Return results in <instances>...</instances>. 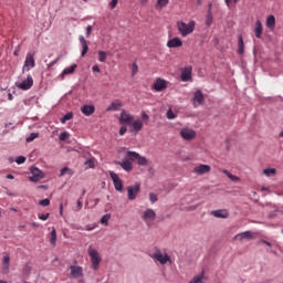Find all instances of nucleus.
I'll use <instances>...</instances> for the list:
<instances>
[{
  "label": "nucleus",
  "instance_id": "obj_12",
  "mask_svg": "<svg viewBox=\"0 0 283 283\" xmlns=\"http://www.w3.org/2000/svg\"><path fill=\"white\" fill-rule=\"evenodd\" d=\"M153 90H155V92H163V90H167V82L160 77L156 78L153 84Z\"/></svg>",
  "mask_w": 283,
  "mask_h": 283
},
{
  "label": "nucleus",
  "instance_id": "obj_64",
  "mask_svg": "<svg viewBox=\"0 0 283 283\" xmlns=\"http://www.w3.org/2000/svg\"><path fill=\"white\" fill-rule=\"evenodd\" d=\"M32 227H39V223L33 222V223H32Z\"/></svg>",
  "mask_w": 283,
  "mask_h": 283
},
{
  "label": "nucleus",
  "instance_id": "obj_4",
  "mask_svg": "<svg viewBox=\"0 0 283 283\" xmlns=\"http://www.w3.org/2000/svg\"><path fill=\"white\" fill-rule=\"evenodd\" d=\"M88 255L91 258L92 268L94 271H98V266L101 264V255H98V251L88 248Z\"/></svg>",
  "mask_w": 283,
  "mask_h": 283
},
{
  "label": "nucleus",
  "instance_id": "obj_2",
  "mask_svg": "<svg viewBox=\"0 0 283 283\" xmlns=\"http://www.w3.org/2000/svg\"><path fill=\"white\" fill-rule=\"evenodd\" d=\"M126 158H128V160L132 163H136L137 160V164H139L142 167H147V165H149V160L136 151L128 150L126 153Z\"/></svg>",
  "mask_w": 283,
  "mask_h": 283
},
{
  "label": "nucleus",
  "instance_id": "obj_35",
  "mask_svg": "<svg viewBox=\"0 0 283 283\" xmlns=\"http://www.w3.org/2000/svg\"><path fill=\"white\" fill-rule=\"evenodd\" d=\"M72 118H74V114L73 113H66L62 118H61V123L63 125H65V123H67V120H72Z\"/></svg>",
  "mask_w": 283,
  "mask_h": 283
},
{
  "label": "nucleus",
  "instance_id": "obj_43",
  "mask_svg": "<svg viewBox=\"0 0 283 283\" xmlns=\"http://www.w3.org/2000/svg\"><path fill=\"white\" fill-rule=\"evenodd\" d=\"M166 116L169 120H174V118H176V114H174V111L171 108L167 111Z\"/></svg>",
  "mask_w": 283,
  "mask_h": 283
},
{
  "label": "nucleus",
  "instance_id": "obj_29",
  "mask_svg": "<svg viewBox=\"0 0 283 283\" xmlns=\"http://www.w3.org/2000/svg\"><path fill=\"white\" fill-rule=\"evenodd\" d=\"M123 107V104L118 102H113L107 108L106 112H118Z\"/></svg>",
  "mask_w": 283,
  "mask_h": 283
},
{
  "label": "nucleus",
  "instance_id": "obj_55",
  "mask_svg": "<svg viewBox=\"0 0 283 283\" xmlns=\"http://www.w3.org/2000/svg\"><path fill=\"white\" fill-rule=\"evenodd\" d=\"M92 70L93 72H101V67H98V65H94Z\"/></svg>",
  "mask_w": 283,
  "mask_h": 283
},
{
  "label": "nucleus",
  "instance_id": "obj_58",
  "mask_svg": "<svg viewBox=\"0 0 283 283\" xmlns=\"http://www.w3.org/2000/svg\"><path fill=\"white\" fill-rule=\"evenodd\" d=\"M147 1H149V0H139V3H140L142 6H147Z\"/></svg>",
  "mask_w": 283,
  "mask_h": 283
},
{
  "label": "nucleus",
  "instance_id": "obj_10",
  "mask_svg": "<svg viewBox=\"0 0 283 283\" xmlns=\"http://www.w3.org/2000/svg\"><path fill=\"white\" fill-rule=\"evenodd\" d=\"M180 136L184 140H193V138H196V130L191 128H182L180 130Z\"/></svg>",
  "mask_w": 283,
  "mask_h": 283
},
{
  "label": "nucleus",
  "instance_id": "obj_44",
  "mask_svg": "<svg viewBox=\"0 0 283 283\" xmlns=\"http://www.w3.org/2000/svg\"><path fill=\"white\" fill-rule=\"evenodd\" d=\"M67 138H70V134H67V132H63L60 134V140L64 142L67 140Z\"/></svg>",
  "mask_w": 283,
  "mask_h": 283
},
{
  "label": "nucleus",
  "instance_id": "obj_41",
  "mask_svg": "<svg viewBox=\"0 0 283 283\" xmlns=\"http://www.w3.org/2000/svg\"><path fill=\"white\" fill-rule=\"evenodd\" d=\"M149 200H150L151 205H154L155 202H158V195L150 192Z\"/></svg>",
  "mask_w": 283,
  "mask_h": 283
},
{
  "label": "nucleus",
  "instance_id": "obj_62",
  "mask_svg": "<svg viewBox=\"0 0 283 283\" xmlns=\"http://www.w3.org/2000/svg\"><path fill=\"white\" fill-rule=\"evenodd\" d=\"M60 214L63 216V205L60 206Z\"/></svg>",
  "mask_w": 283,
  "mask_h": 283
},
{
  "label": "nucleus",
  "instance_id": "obj_46",
  "mask_svg": "<svg viewBox=\"0 0 283 283\" xmlns=\"http://www.w3.org/2000/svg\"><path fill=\"white\" fill-rule=\"evenodd\" d=\"M41 207H50V199H43L39 202Z\"/></svg>",
  "mask_w": 283,
  "mask_h": 283
},
{
  "label": "nucleus",
  "instance_id": "obj_30",
  "mask_svg": "<svg viewBox=\"0 0 283 283\" xmlns=\"http://www.w3.org/2000/svg\"><path fill=\"white\" fill-rule=\"evenodd\" d=\"M202 280H205V272L197 276H193V279L189 283H205Z\"/></svg>",
  "mask_w": 283,
  "mask_h": 283
},
{
  "label": "nucleus",
  "instance_id": "obj_27",
  "mask_svg": "<svg viewBox=\"0 0 283 283\" xmlns=\"http://www.w3.org/2000/svg\"><path fill=\"white\" fill-rule=\"evenodd\" d=\"M76 67H77L76 64H72L71 66L64 69L61 74L62 78H65V76H67V74H74V71L76 70Z\"/></svg>",
  "mask_w": 283,
  "mask_h": 283
},
{
  "label": "nucleus",
  "instance_id": "obj_16",
  "mask_svg": "<svg viewBox=\"0 0 283 283\" xmlns=\"http://www.w3.org/2000/svg\"><path fill=\"white\" fill-rule=\"evenodd\" d=\"M43 178V172L39 168L31 169V182H39Z\"/></svg>",
  "mask_w": 283,
  "mask_h": 283
},
{
  "label": "nucleus",
  "instance_id": "obj_1",
  "mask_svg": "<svg viewBox=\"0 0 283 283\" xmlns=\"http://www.w3.org/2000/svg\"><path fill=\"white\" fill-rule=\"evenodd\" d=\"M177 30L181 36H189L196 30V21H190L188 24L184 21L177 22Z\"/></svg>",
  "mask_w": 283,
  "mask_h": 283
},
{
  "label": "nucleus",
  "instance_id": "obj_52",
  "mask_svg": "<svg viewBox=\"0 0 283 283\" xmlns=\"http://www.w3.org/2000/svg\"><path fill=\"white\" fill-rule=\"evenodd\" d=\"M50 218V213H45V214H40L39 219L40 220H48Z\"/></svg>",
  "mask_w": 283,
  "mask_h": 283
},
{
  "label": "nucleus",
  "instance_id": "obj_28",
  "mask_svg": "<svg viewBox=\"0 0 283 283\" xmlns=\"http://www.w3.org/2000/svg\"><path fill=\"white\" fill-rule=\"evenodd\" d=\"M238 54H244V39L242 35L238 36Z\"/></svg>",
  "mask_w": 283,
  "mask_h": 283
},
{
  "label": "nucleus",
  "instance_id": "obj_19",
  "mask_svg": "<svg viewBox=\"0 0 283 283\" xmlns=\"http://www.w3.org/2000/svg\"><path fill=\"white\" fill-rule=\"evenodd\" d=\"M192 101L195 107H197V105H202V103H205V95L202 94V91H196Z\"/></svg>",
  "mask_w": 283,
  "mask_h": 283
},
{
  "label": "nucleus",
  "instance_id": "obj_14",
  "mask_svg": "<svg viewBox=\"0 0 283 283\" xmlns=\"http://www.w3.org/2000/svg\"><path fill=\"white\" fill-rule=\"evenodd\" d=\"M34 85V80L32 78V75H28L27 80H24L22 83L18 84L19 90H30Z\"/></svg>",
  "mask_w": 283,
  "mask_h": 283
},
{
  "label": "nucleus",
  "instance_id": "obj_39",
  "mask_svg": "<svg viewBox=\"0 0 283 283\" xmlns=\"http://www.w3.org/2000/svg\"><path fill=\"white\" fill-rule=\"evenodd\" d=\"M35 138H39V133H31L30 136L27 137V143H32Z\"/></svg>",
  "mask_w": 283,
  "mask_h": 283
},
{
  "label": "nucleus",
  "instance_id": "obj_59",
  "mask_svg": "<svg viewBox=\"0 0 283 283\" xmlns=\"http://www.w3.org/2000/svg\"><path fill=\"white\" fill-rule=\"evenodd\" d=\"M8 180H14V175H7Z\"/></svg>",
  "mask_w": 283,
  "mask_h": 283
},
{
  "label": "nucleus",
  "instance_id": "obj_51",
  "mask_svg": "<svg viewBox=\"0 0 283 283\" xmlns=\"http://www.w3.org/2000/svg\"><path fill=\"white\" fill-rule=\"evenodd\" d=\"M109 6H111V10H114V8H116V6H118V0H112Z\"/></svg>",
  "mask_w": 283,
  "mask_h": 283
},
{
  "label": "nucleus",
  "instance_id": "obj_32",
  "mask_svg": "<svg viewBox=\"0 0 283 283\" xmlns=\"http://www.w3.org/2000/svg\"><path fill=\"white\" fill-rule=\"evenodd\" d=\"M4 271L10 270V255H6L2 260Z\"/></svg>",
  "mask_w": 283,
  "mask_h": 283
},
{
  "label": "nucleus",
  "instance_id": "obj_9",
  "mask_svg": "<svg viewBox=\"0 0 283 283\" xmlns=\"http://www.w3.org/2000/svg\"><path fill=\"white\" fill-rule=\"evenodd\" d=\"M192 171L193 174H197V176H205L206 174L211 172V166L200 164L199 166H196Z\"/></svg>",
  "mask_w": 283,
  "mask_h": 283
},
{
  "label": "nucleus",
  "instance_id": "obj_18",
  "mask_svg": "<svg viewBox=\"0 0 283 283\" xmlns=\"http://www.w3.org/2000/svg\"><path fill=\"white\" fill-rule=\"evenodd\" d=\"M132 159L125 158L123 161H118L117 165H120L124 171H132L134 169V165L130 161Z\"/></svg>",
  "mask_w": 283,
  "mask_h": 283
},
{
  "label": "nucleus",
  "instance_id": "obj_34",
  "mask_svg": "<svg viewBox=\"0 0 283 283\" xmlns=\"http://www.w3.org/2000/svg\"><path fill=\"white\" fill-rule=\"evenodd\" d=\"M213 23V14L211 13V9L208 10L206 18V25L210 27Z\"/></svg>",
  "mask_w": 283,
  "mask_h": 283
},
{
  "label": "nucleus",
  "instance_id": "obj_61",
  "mask_svg": "<svg viewBox=\"0 0 283 283\" xmlns=\"http://www.w3.org/2000/svg\"><path fill=\"white\" fill-rule=\"evenodd\" d=\"M8 98H9V101H13L14 96H12V94L9 93V94H8Z\"/></svg>",
  "mask_w": 283,
  "mask_h": 283
},
{
  "label": "nucleus",
  "instance_id": "obj_37",
  "mask_svg": "<svg viewBox=\"0 0 283 283\" xmlns=\"http://www.w3.org/2000/svg\"><path fill=\"white\" fill-rule=\"evenodd\" d=\"M98 61L99 63H105L107 61V52L98 51Z\"/></svg>",
  "mask_w": 283,
  "mask_h": 283
},
{
  "label": "nucleus",
  "instance_id": "obj_25",
  "mask_svg": "<svg viewBox=\"0 0 283 283\" xmlns=\"http://www.w3.org/2000/svg\"><path fill=\"white\" fill-rule=\"evenodd\" d=\"M132 128L130 132H142L143 130V120L136 119L133 123H130Z\"/></svg>",
  "mask_w": 283,
  "mask_h": 283
},
{
  "label": "nucleus",
  "instance_id": "obj_6",
  "mask_svg": "<svg viewBox=\"0 0 283 283\" xmlns=\"http://www.w3.org/2000/svg\"><path fill=\"white\" fill-rule=\"evenodd\" d=\"M36 65V62L34 60V53L29 52L27 53L24 65H23V72H30L32 67Z\"/></svg>",
  "mask_w": 283,
  "mask_h": 283
},
{
  "label": "nucleus",
  "instance_id": "obj_57",
  "mask_svg": "<svg viewBox=\"0 0 283 283\" xmlns=\"http://www.w3.org/2000/svg\"><path fill=\"white\" fill-rule=\"evenodd\" d=\"M85 231H94V227L86 226Z\"/></svg>",
  "mask_w": 283,
  "mask_h": 283
},
{
  "label": "nucleus",
  "instance_id": "obj_13",
  "mask_svg": "<svg viewBox=\"0 0 283 283\" xmlns=\"http://www.w3.org/2000/svg\"><path fill=\"white\" fill-rule=\"evenodd\" d=\"M191 72H193V67L191 66H186L181 70V81L184 83L191 81Z\"/></svg>",
  "mask_w": 283,
  "mask_h": 283
},
{
  "label": "nucleus",
  "instance_id": "obj_40",
  "mask_svg": "<svg viewBox=\"0 0 283 283\" xmlns=\"http://www.w3.org/2000/svg\"><path fill=\"white\" fill-rule=\"evenodd\" d=\"M263 174H264V176H274V174H275V168H268V169H264L263 170Z\"/></svg>",
  "mask_w": 283,
  "mask_h": 283
},
{
  "label": "nucleus",
  "instance_id": "obj_56",
  "mask_svg": "<svg viewBox=\"0 0 283 283\" xmlns=\"http://www.w3.org/2000/svg\"><path fill=\"white\" fill-rule=\"evenodd\" d=\"M262 244H266V247H272L271 242L266 240H261Z\"/></svg>",
  "mask_w": 283,
  "mask_h": 283
},
{
  "label": "nucleus",
  "instance_id": "obj_38",
  "mask_svg": "<svg viewBox=\"0 0 283 283\" xmlns=\"http://www.w3.org/2000/svg\"><path fill=\"white\" fill-rule=\"evenodd\" d=\"M111 218H112V214H109V213L103 216L102 219H101V223L105 224V227H107Z\"/></svg>",
  "mask_w": 283,
  "mask_h": 283
},
{
  "label": "nucleus",
  "instance_id": "obj_63",
  "mask_svg": "<svg viewBox=\"0 0 283 283\" xmlns=\"http://www.w3.org/2000/svg\"><path fill=\"white\" fill-rule=\"evenodd\" d=\"M261 191H269V187H262Z\"/></svg>",
  "mask_w": 283,
  "mask_h": 283
},
{
  "label": "nucleus",
  "instance_id": "obj_49",
  "mask_svg": "<svg viewBox=\"0 0 283 283\" xmlns=\"http://www.w3.org/2000/svg\"><path fill=\"white\" fill-rule=\"evenodd\" d=\"M125 134H127V127L122 126V127L119 128V136H125Z\"/></svg>",
  "mask_w": 283,
  "mask_h": 283
},
{
  "label": "nucleus",
  "instance_id": "obj_33",
  "mask_svg": "<svg viewBox=\"0 0 283 283\" xmlns=\"http://www.w3.org/2000/svg\"><path fill=\"white\" fill-rule=\"evenodd\" d=\"M50 243L53 245V247H56V230L53 229L50 233Z\"/></svg>",
  "mask_w": 283,
  "mask_h": 283
},
{
  "label": "nucleus",
  "instance_id": "obj_22",
  "mask_svg": "<svg viewBox=\"0 0 283 283\" xmlns=\"http://www.w3.org/2000/svg\"><path fill=\"white\" fill-rule=\"evenodd\" d=\"M81 112L84 116H92V114L96 112V107H94V105H84L82 106Z\"/></svg>",
  "mask_w": 283,
  "mask_h": 283
},
{
  "label": "nucleus",
  "instance_id": "obj_17",
  "mask_svg": "<svg viewBox=\"0 0 283 283\" xmlns=\"http://www.w3.org/2000/svg\"><path fill=\"white\" fill-rule=\"evenodd\" d=\"M234 240H239V242H242L243 240H253V232L245 231V232L238 233L234 237Z\"/></svg>",
  "mask_w": 283,
  "mask_h": 283
},
{
  "label": "nucleus",
  "instance_id": "obj_15",
  "mask_svg": "<svg viewBox=\"0 0 283 283\" xmlns=\"http://www.w3.org/2000/svg\"><path fill=\"white\" fill-rule=\"evenodd\" d=\"M70 271H71V277H74L75 280L78 277H83V268L78 265H71Z\"/></svg>",
  "mask_w": 283,
  "mask_h": 283
},
{
  "label": "nucleus",
  "instance_id": "obj_54",
  "mask_svg": "<svg viewBox=\"0 0 283 283\" xmlns=\"http://www.w3.org/2000/svg\"><path fill=\"white\" fill-rule=\"evenodd\" d=\"M142 118L143 120H149V115H147V113H143Z\"/></svg>",
  "mask_w": 283,
  "mask_h": 283
},
{
  "label": "nucleus",
  "instance_id": "obj_45",
  "mask_svg": "<svg viewBox=\"0 0 283 283\" xmlns=\"http://www.w3.org/2000/svg\"><path fill=\"white\" fill-rule=\"evenodd\" d=\"M27 158L23 157V156H19L17 159H15V163L17 165H23V163H25Z\"/></svg>",
  "mask_w": 283,
  "mask_h": 283
},
{
  "label": "nucleus",
  "instance_id": "obj_26",
  "mask_svg": "<svg viewBox=\"0 0 283 283\" xmlns=\"http://www.w3.org/2000/svg\"><path fill=\"white\" fill-rule=\"evenodd\" d=\"M211 214L214 218H229V211L227 210H213Z\"/></svg>",
  "mask_w": 283,
  "mask_h": 283
},
{
  "label": "nucleus",
  "instance_id": "obj_36",
  "mask_svg": "<svg viewBox=\"0 0 283 283\" xmlns=\"http://www.w3.org/2000/svg\"><path fill=\"white\" fill-rule=\"evenodd\" d=\"M67 174L69 176H74V170L70 169L69 167H64L60 171V176H65Z\"/></svg>",
  "mask_w": 283,
  "mask_h": 283
},
{
  "label": "nucleus",
  "instance_id": "obj_48",
  "mask_svg": "<svg viewBox=\"0 0 283 283\" xmlns=\"http://www.w3.org/2000/svg\"><path fill=\"white\" fill-rule=\"evenodd\" d=\"M85 165H88V167H90L91 169H94V158L87 159V160L85 161Z\"/></svg>",
  "mask_w": 283,
  "mask_h": 283
},
{
  "label": "nucleus",
  "instance_id": "obj_53",
  "mask_svg": "<svg viewBox=\"0 0 283 283\" xmlns=\"http://www.w3.org/2000/svg\"><path fill=\"white\" fill-rule=\"evenodd\" d=\"M83 209V200L78 199L77 200V211H81Z\"/></svg>",
  "mask_w": 283,
  "mask_h": 283
},
{
  "label": "nucleus",
  "instance_id": "obj_7",
  "mask_svg": "<svg viewBox=\"0 0 283 283\" xmlns=\"http://www.w3.org/2000/svg\"><path fill=\"white\" fill-rule=\"evenodd\" d=\"M109 177L113 181L116 191H123V179L114 171L109 172Z\"/></svg>",
  "mask_w": 283,
  "mask_h": 283
},
{
  "label": "nucleus",
  "instance_id": "obj_47",
  "mask_svg": "<svg viewBox=\"0 0 283 283\" xmlns=\"http://www.w3.org/2000/svg\"><path fill=\"white\" fill-rule=\"evenodd\" d=\"M132 74L133 76H136V74H138V64L133 63Z\"/></svg>",
  "mask_w": 283,
  "mask_h": 283
},
{
  "label": "nucleus",
  "instance_id": "obj_21",
  "mask_svg": "<svg viewBox=\"0 0 283 283\" xmlns=\"http://www.w3.org/2000/svg\"><path fill=\"white\" fill-rule=\"evenodd\" d=\"M262 21L256 20L254 24V34L256 39H262V32H263Z\"/></svg>",
  "mask_w": 283,
  "mask_h": 283
},
{
  "label": "nucleus",
  "instance_id": "obj_20",
  "mask_svg": "<svg viewBox=\"0 0 283 283\" xmlns=\"http://www.w3.org/2000/svg\"><path fill=\"white\" fill-rule=\"evenodd\" d=\"M78 41H80L81 46H82L81 56H85V54H87V52L90 51V46L87 45V40H85V36L80 35Z\"/></svg>",
  "mask_w": 283,
  "mask_h": 283
},
{
  "label": "nucleus",
  "instance_id": "obj_60",
  "mask_svg": "<svg viewBox=\"0 0 283 283\" xmlns=\"http://www.w3.org/2000/svg\"><path fill=\"white\" fill-rule=\"evenodd\" d=\"M226 1V6H228V8H231V0H224Z\"/></svg>",
  "mask_w": 283,
  "mask_h": 283
},
{
  "label": "nucleus",
  "instance_id": "obj_50",
  "mask_svg": "<svg viewBox=\"0 0 283 283\" xmlns=\"http://www.w3.org/2000/svg\"><path fill=\"white\" fill-rule=\"evenodd\" d=\"M91 35H92V25H87L86 27V36H87V39H90Z\"/></svg>",
  "mask_w": 283,
  "mask_h": 283
},
{
  "label": "nucleus",
  "instance_id": "obj_24",
  "mask_svg": "<svg viewBox=\"0 0 283 283\" xmlns=\"http://www.w3.org/2000/svg\"><path fill=\"white\" fill-rule=\"evenodd\" d=\"M265 25L268 30H271V32H273V30H275V15H269L266 18Z\"/></svg>",
  "mask_w": 283,
  "mask_h": 283
},
{
  "label": "nucleus",
  "instance_id": "obj_5",
  "mask_svg": "<svg viewBox=\"0 0 283 283\" xmlns=\"http://www.w3.org/2000/svg\"><path fill=\"white\" fill-rule=\"evenodd\" d=\"M142 220L146 222L147 227H151V222L156 220V211L151 208L146 209L142 214Z\"/></svg>",
  "mask_w": 283,
  "mask_h": 283
},
{
  "label": "nucleus",
  "instance_id": "obj_23",
  "mask_svg": "<svg viewBox=\"0 0 283 283\" xmlns=\"http://www.w3.org/2000/svg\"><path fill=\"white\" fill-rule=\"evenodd\" d=\"M168 48H182V40L180 38H172L167 42Z\"/></svg>",
  "mask_w": 283,
  "mask_h": 283
},
{
  "label": "nucleus",
  "instance_id": "obj_31",
  "mask_svg": "<svg viewBox=\"0 0 283 283\" xmlns=\"http://www.w3.org/2000/svg\"><path fill=\"white\" fill-rule=\"evenodd\" d=\"M222 174H224L226 176H228L229 179L232 180V182H238V180H240V178L238 176L232 175L231 172H229V170H221Z\"/></svg>",
  "mask_w": 283,
  "mask_h": 283
},
{
  "label": "nucleus",
  "instance_id": "obj_42",
  "mask_svg": "<svg viewBox=\"0 0 283 283\" xmlns=\"http://www.w3.org/2000/svg\"><path fill=\"white\" fill-rule=\"evenodd\" d=\"M167 3H169V0H158L156 8H165V6H167Z\"/></svg>",
  "mask_w": 283,
  "mask_h": 283
},
{
  "label": "nucleus",
  "instance_id": "obj_11",
  "mask_svg": "<svg viewBox=\"0 0 283 283\" xmlns=\"http://www.w3.org/2000/svg\"><path fill=\"white\" fill-rule=\"evenodd\" d=\"M119 123L122 125H132V123H134V115L123 111L120 113Z\"/></svg>",
  "mask_w": 283,
  "mask_h": 283
},
{
  "label": "nucleus",
  "instance_id": "obj_8",
  "mask_svg": "<svg viewBox=\"0 0 283 283\" xmlns=\"http://www.w3.org/2000/svg\"><path fill=\"white\" fill-rule=\"evenodd\" d=\"M128 200H136L138 193H140V184H135L134 186L127 187Z\"/></svg>",
  "mask_w": 283,
  "mask_h": 283
},
{
  "label": "nucleus",
  "instance_id": "obj_3",
  "mask_svg": "<svg viewBox=\"0 0 283 283\" xmlns=\"http://www.w3.org/2000/svg\"><path fill=\"white\" fill-rule=\"evenodd\" d=\"M150 258H153V260H156V262H159V264H163V265L171 264V256H169L167 252L163 254V251H160V249H157L155 253L150 255Z\"/></svg>",
  "mask_w": 283,
  "mask_h": 283
}]
</instances>
